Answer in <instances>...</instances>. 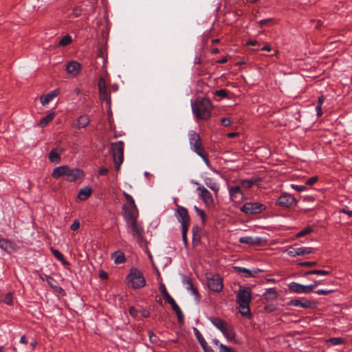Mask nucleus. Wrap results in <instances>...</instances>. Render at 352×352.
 Wrapping results in <instances>:
<instances>
[{
  "label": "nucleus",
  "mask_w": 352,
  "mask_h": 352,
  "mask_svg": "<svg viewBox=\"0 0 352 352\" xmlns=\"http://www.w3.org/2000/svg\"><path fill=\"white\" fill-rule=\"evenodd\" d=\"M221 124L225 126H229L231 125L232 124V121L230 120V118H223L221 120Z\"/></svg>",
  "instance_id": "nucleus-59"
},
{
  "label": "nucleus",
  "mask_w": 352,
  "mask_h": 352,
  "mask_svg": "<svg viewBox=\"0 0 352 352\" xmlns=\"http://www.w3.org/2000/svg\"><path fill=\"white\" fill-rule=\"evenodd\" d=\"M98 89L106 87L107 84L104 78L103 77H100L98 80Z\"/></svg>",
  "instance_id": "nucleus-57"
},
{
  "label": "nucleus",
  "mask_w": 352,
  "mask_h": 352,
  "mask_svg": "<svg viewBox=\"0 0 352 352\" xmlns=\"http://www.w3.org/2000/svg\"><path fill=\"white\" fill-rule=\"evenodd\" d=\"M289 306L300 307L305 309H309L312 307V302L305 298H301L300 299H293L287 302Z\"/></svg>",
  "instance_id": "nucleus-16"
},
{
  "label": "nucleus",
  "mask_w": 352,
  "mask_h": 352,
  "mask_svg": "<svg viewBox=\"0 0 352 352\" xmlns=\"http://www.w3.org/2000/svg\"><path fill=\"white\" fill-rule=\"evenodd\" d=\"M278 292L274 287L267 289L263 296L267 301H272L278 298Z\"/></svg>",
  "instance_id": "nucleus-24"
},
{
  "label": "nucleus",
  "mask_w": 352,
  "mask_h": 352,
  "mask_svg": "<svg viewBox=\"0 0 352 352\" xmlns=\"http://www.w3.org/2000/svg\"><path fill=\"white\" fill-rule=\"evenodd\" d=\"M310 274L327 276V275L330 274V272L326 271V270H313L308 271L305 273V275H310Z\"/></svg>",
  "instance_id": "nucleus-36"
},
{
  "label": "nucleus",
  "mask_w": 352,
  "mask_h": 352,
  "mask_svg": "<svg viewBox=\"0 0 352 352\" xmlns=\"http://www.w3.org/2000/svg\"><path fill=\"white\" fill-rule=\"evenodd\" d=\"M221 333L228 340H233L235 338V333L230 325L225 328V330H223Z\"/></svg>",
  "instance_id": "nucleus-32"
},
{
  "label": "nucleus",
  "mask_w": 352,
  "mask_h": 352,
  "mask_svg": "<svg viewBox=\"0 0 352 352\" xmlns=\"http://www.w3.org/2000/svg\"><path fill=\"white\" fill-rule=\"evenodd\" d=\"M252 295L249 289H240L236 294V302L239 304V311L245 316H250V303Z\"/></svg>",
  "instance_id": "nucleus-3"
},
{
  "label": "nucleus",
  "mask_w": 352,
  "mask_h": 352,
  "mask_svg": "<svg viewBox=\"0 0 352 352\" xmlns=\"http://www.w3.org/2000/svg\"><path fill=\"white\" fill-rule=\"evenodd\" d=\"M317 265V262L316 261H305L299 263V265L304 267H312L316 266Z\"/></svg>",
  "instance_id": "nucleus-55"
},
{
  "label": "nucleus",
  "mask_w": 352,
  "mask_h": 352,
  "mask_svg": "<svg viewBox=\"0 0 352 352\" xmlns=\"http://www.w3.org/2000/svg\"><path fill=\"white\" fill-rule=\"evenodd\" d=\"M4 302L8 305H11L13 303L12 295L11 294H8L5 298Z\"/></svg>",
  "instance_id": "nucleus-53"
},
{
  "label": "nucleus",
  "mask_w": 352,
  "mask_h": 352,
  "mask_svg": "<svg viewBox=\"0 0 352 352\" xmlns=\"http://www.w3.org/2000/svg\"><path fill=\"white\" fill-rule=\"evenodd\" d=\"M291 186L294 190L298 192H302L306 189L305 185L292 184Z\"/></svg>",
  "instance_id": "nucleus-51"
},
{
  "label": "nucleus",
  "mask_w": 352,
  "mask_h": 352,
  "mask_svg": "<svg viewBox=\"0 0 352 352\" xmlns=\"http://www.w3.org/2000/svg\"><path fill=\"white\" fill-rule=\"evenodd\" d=\"M63 150L58 148H53L48 154L49 160L55 164H58L60 161V154Z\"/></svg>",
  "instance_id": "nucleus-23"
},
{
  "label": "nucleus",
  "mask_w": 352,
  "mask_h": 352,
  "mask_svg": "<svg viewBox=\"0 0 352 352\" xmlns=\"http://www.w3.org/2000/svg\"><path fill=\"white\" fill-rule=\"evenodd\" d=\"M72 41V36L69 34L65 35L63 36L61 40L59 41V45L60 46H66L71 43Z\"/></svg>",
  "instance_id": "nucleus-37"
},
{
  "label": "nucleus",
  "mask_w": 352,
  "mask_h": 352,
  "mask_svg": "<svg viewBox=\"0 0 352 352\" xmlns=\"http://www.w3.org/2000/svg\"><path fill=\"white\" fill-rule=\"evenodd\" d=\"M126 280L129 286L133 289H140L146 285V280L142 272L136 268L131 269Z\"/></svg>",
  "instance_id": "nucleus-4"
},
{
  "label": "nucleus",
  "mask_w": 352,
  "mask_h": 352,
  "mask_svg": "<svg viewBox=\"0 0 352 352\" xmlns=\"http://www.w3.org/2000/svg\"><path fill=\"white\" fill-rule=\"evenodd\" d=\"M208 319L211 322V323L221 332L225 330V328H226L228 326L226 322H225L224 320L219 318L210 317Z\"/></svg>",
  "instance_id": "nucleus-22"
},
{
  "label": "nucleus",
  "mask_w": 352,
  "mask_h": 352,
  "mask_svg": "<svg viewBox=\"0 0 352 352\" xmlns=\"http://www.w3.org/2000/svg\"><path fill=\"white\" fill-rule=\"evenodd\" d=\"M205 184L210 189H211L212 191L215 192V194H217V192L219 190V186L217 183L214 182L212 179L210 178H206L205 180Z\"/></svg>",
  "instance_id": "nucleus-31"
},
{
  "label": "nucleus",
  "mask_w": 352,
  "mask_h": 352,
  "mask_svg": "<svg viewBox=\"0 0 352 352\" xmlns=\"http://www.w3.org/2000/svg\"><path fill=\"white\" fill-rule=\"evenodd\" d=\"M239 241L241 243L254 245L257 243V240L252 236H243L241 237Z\"/></svg>",
  "instance_id": "nucleus-35"
},
{
  "label": "nucleus",
  "mask_w": 352,
  "mask_h": 352,
  "mask_svg": "<svg viewBox=\"0 0 352 352\" xmlns=\"http://www.w3.org/2000/svg\"><path fill=\"white\" fill-rule=\"evenodd\" d=\"M197 190L199 192V197L206 207L209 208L214 207V200L212 193L208 190L203 186H199Z\"/></svg>",
  "instance_id": "nucleus-12"
},
{
  "label": "nucleus",
  "mask_w": 352,
  "mask_h": 352,
  "mask_svg": "<svg viewBox=\"0 0 352 352\" xmlns=\"http://www.w3.org/2000/svg\"><path fill=\"white\" fill-rule=\"evenodd\" d=\"M219 352H233L232 349L224 345L223 344H219Z\"/></svg>",
  "instance_id": "nucleus-50"
},
{
  "label": "nucleus",
  "mask_w": 352,
  "mask_h": 352,
  "mask_svg": "<svg viewBox=\"0 0 352 352\" xmlns=\"http://www.w3.org/2000/svg\"><path fill=\"white\" fill-rule=\"evenodd\" d=\"M188 135L190 149L198 155H202L201 153L205 150L203 147L200 135L192 130L188 131Z\"/></svg>",
  "instance_id": "nucleus-6"
},
{
  "label": "nucleus",
  "mask_w": 352,
  "mask_h": 352,
  "mask_svg": "<svg viewBox=\"0 0 352 352\" xmlns=\"http://www.w3.org/2000/svg\"><path fill=\"white\" fill-rule=\"evenodd\" d=\"M333 345H338L344 343V339L341 338H331L328 340Z\"/></svg>",
  "instance_id": "nucleus-41"
},
{
  "label": "nucleus",
  "mask_w": 352,
  "mask_h": 352,
  "mask_svg": "<svg viewBox=\"0 0 352 352\" xmlns=\"http://www.w3.org/2000/svg\"><path fill=\"white\" fill-rule=\"evenodd\" d=\"M148 334L149 337V340L151 343H157L159 338L156 335H155L152 331H148Z\"/></svg>",
  "instance_id": "nucleus-46"
},
{
  "label": "nucleus",
  "mask_w": 352,
  "mask_h": 352,
  "mask_svg": "<svg viewBox=\"0 0 352 352\" xmlns=\"http://www.w3.org/2000/svg\"><path fill=\"white\" fill-rule=\"evenodd\" d=\"M90 122V119L88 116L82 115L78 118L75 125L78 129L86 127Z\"/></svg>",
  "instance_id": "nucleus-25"
},
{
  "label": "nucleus",
  "mask_w": 352,
  "mask_h": 352,
  "mask_svg": "<svg viewBox=\"0 0 352 352\" xmlns=\"http://www.w3.org/2000/svg\"><path fill=\"white\" fill-rule=\"evenodd\" d=\"M160 291L161 292V294H162V296H164V299L166 298H167L168 296H170L168 292H167L166 289V287L164 285H161L160 286Z\"/></svg>",
  "instance_id": "nucleus-49"
},
{
  "label": "nucleus",
  "mask_w": 352,
  "mask_h": 352,
  "mask_svg": "<svg viewBox=\"0 0 352 352\" xmlns=\"http://www.w3.org/2000/svg\"><path fill=\"white\" fill-rule=\"evenodd\" d=\"M79 227H80V222L76 219L71 225L70 228H71V230L75 231V230H77L79 228Z\"/></svg>",
  "instance_id": "nucleus-60"
},
{
  "label": "nucleus",
  "mask_w": 352,
  "mask_h": 352,
  "mask_svg": "<svg viewBox=\"0 0 352 352\" xmlns=\"http://www.w3.org/2000/svg\"><path fill=\"white\" fill-rule=\"evenodd\" d=\"M194 210H195V212L197 213V214L201 217L202 223H204L206 222L205 212L203 210L198 208L197 206H194Z\"/></svg>",
  "instance_id": "nucleus-38"
},
{
  "label": "nucleus",
  "mask_w": 352,
  "mask_h": 352,
  "mask_svg": "<svg viewBox=\"0 0 352 352\" xmlns=\"http://www.w3.org/2000/svg\"><path fill=\"white\" fill-rule=\"evenodd\" d=\"M208 287L214 292H220L223 287V279L219 274H208Z\"/></svg>",
  "instance_id": "nucleus-9"
},
{
  "label": "nucleus",
  "mask_w": 352,
  "mask_h": 352,
  "mask_svg": "<svg viewBox=\"0 0 352 352\" xmlns=\"http://www.w3.org/2000/svg\"><path fill=\"white\" fill-rule=\"evenodd\" d=\"M324 100H325V98L324 96L322 95V96H319L318 98L317 105L322 107L324 102Z\"/></svg>",
  "instance_id": "nucleus-63"
},
{
  "label": "nucleus",
  "mask_w": 352,
  "mask_h": 352,
  "mask_svg": "<svg viewBox=\"0 0 352 352\" xmlns=\"http://www.w3.org/2000/svg\"><path fill=\"white\" fill-rule=\"evenodd\" d=\"M123 195H124V197L126 198V201L129 203V204L127 206L135 205V201H134V199H133V197L131 195H130L129 194L126 193V192H124Z\"/></svg>",
  "instance_id": "nucleus-44"
},
{
  "label": "nucleus",
  "mask_w": 352,
  "mask_h": 352,
  "mask_svg": "<svg viewBox=\"0 0 352 352\" xmlns=\"http://www.w3.org/2000/svg\"><path fill=\"white\" fill-rule=\"evenodd\" d=\"M55 116L54 113H50L46 116L40 120L38 125L40 127L43 128L47 125V124L52 121Z\"/></svg>",
  "instance_id": "nucleus-30"
},
{
  "label": "nucleus",
  "mask_w": 352,
  "mask_h": 352,
  "mask_svg": "<svg viewBox=\"0 0 352 352\" xmlns=\"http://www.w3.org/2000/svg\"><path fill=\"white\" fill-rule=\"evenodd\" d=\"M266 209V206L258 202H247L241 208V211L247 214H256Z\"/></svg>",
  "instance_id": "nucleus-8"
},
{
  "label": "nucleus",
  "mask_w": 352,
  "mask_h": 352,
  "mask_svg": "<svg viewBox=\"0 0 352 352\" xmlns=\"http://www.w3.org/2000/svg\"><path fill=\"white\" fill-rule=\"evenodd\" d=\"M84 175L83 171L79 168H71L67 165H63L56 167L52 173V177L54 179H58L64 177L65 179L68 182H74L82 177Z\"/></svg>",
  "instance_id": "nucleus-1"
},
{
  "label": "nucleus",
  "mask_w": 352,
  "mask_h": 352,
  "mask_svg": "<svg viewBox=\"0 0 352 352\" xmlns=\"http://www.w3.org/2000/svg\"><path fill=\"white\" fill-rule=\"evenodd\" d=\"M51 252L53 254V255L56 258V259L60 261L63 265L68 264V263L65 259L64 256L60 251L54 248H51Z\"/></svg>",
  "instance_id": "nucleus-34"
},
{
  "label": "nucleus",
  "mask_w": 352,
  "mask_h": 352,
  "mask_svg": "<svg viewBox=\"0 0 352 352\" xmlns=\"http://www.w3.org/2000/svg\"><path fill=\"white\" fill-rule=\"evenodd\" d=\"M228 192L232 201H239L245 199L244 194L240 186L229 187Z\"/></svg>",
  "instance_id": "nucleus-15"
},
{
  "label": "nucleus",
  "mask_w": 352,
  "mask_h": 352,
  "mask_svg": "<svg viewBox=\"0 0 352 352\" xmlns=\"http://www.w3.org/2000/svg\"><path fill=\"white\" fill-rule=\"evenodd\" d=\"M128 232L136 239L138 243H141L143 240V234L144 232V227L142 223L137 221L129 222L126 223Z\"/></svg>",
  "instance_id": "nucleus-7"
},
{
  "label": "nucleus",
  "mask_w": 352,
  "mask_h": 352,
  "mask_svg": "<svg viewBox=\"0 0 352 352\" xmlns=\"http://www.w3.org/2000/svg\"><path fill=\"white\" fill-rule=\"evenodd\" d=\"M111 258L116 264H122L125 262V256L122 252H114L111 254Z\"/></svg>",
  "instance_id": "nucleus-29"
},
{
  "label": "nucleus",
  "mask_w": 352,
  "mask_h": 352,
  "mask_svg": "<svg viewBox=\"0 0 352 352\" xmlns=\"http://www.w3.org/2000/svg\"><path fill=\"white\" fill-rule=\"evenodd\" d=\"M287 254L292 257L298 256V248H292L287 251Z\"/></svg>",
  "instance_id": "nucleus-54"
},
{
  "label": "nucleus",
  "mask_w": 352,
  "mask_h": 352,
  "mask_svg": "<svg viewBox=\"0 0 352 352\" xmlns=\"http://www.w3.org/2000/svg\"><path fill=\"white\" fill-rule=\"evenodd\" d=\"M175 312L177 314L178 322L180 324H182L184 322V314H183L181 309L179 308V309H177L176 311H175Z\"/></svg>",
  "instance_id": "nucleus-45"
},
{
  "label": "nucleus",
  "mask_w": 352,
  "mask_h": 352,
  "mask_svg": "<svg viewBox=\"0 0 352 352\" xmlns=\"http://www.w3.org/2000/svg\"><path fill=\"white\" fill-rule=\"evenodd\" d=\"M188 228H186V226H184V228H182V240H183L185 245H187V236H186V234H187V232L188 230Z\"/></svg>",
  "instance_id": "nucleus-47"
},
{
  "label": "nucleus",
  "mask_w": 352,
  "mask_h": 352,
  "mask_svg": "<svg viewBox=\"0 0 352 352\" xmlns=\"http://www.w3.org/2000/svg\"><path fill=\"white\" fill-rule=\"evenodd\" d=\"M289 290L296 294H309L314 289V285H303L296 282L288 285Z\"/></svg>",
  "instance_id": "nucleus-14"
},
{
  "label": "nucleus",
  "mask_w": 352,
  "mask_h": 352,
  "mask_svg": "<svg viewBox=\"0 0 352 352\" xmlns=\"http://www.w3.org/2000/svg\"><path fill=\"white\" fill-rule=\"evenodd\" d=\"M314 248L311 247L298 248V256H303L314 253Z\"/></svg>",
  "instance_id": "nucleus-33"
},
{
  "label": "nucleus",
  "mask_w": 352,
  "mask_h": 352,
  "mask_svg": "<svg viewBox=\"0 0 352 352\" xmlns=\"http://www.w3.org/2000/svg\"><path fill=\"white\" fill-rule=\"evenodd\" d=\"M122 209L126 223L138 220L139 213L136 205L127 206V204H124Z\"/></svg>",
  "instance_id": "nucleus-11"
},
{
  "label": "nucleus",
  "mask_w": 352,
  "mask_h": 352,
  "mask_svg": "<svg viewBox=\"0 0 352 352\" xmlns=\"http://www.w3.org/2000/svg\"><path fill=\"white\" fill-rule=\"evenodd\" d=\"M98 89H99V95H100V100L106 101L107 104L110 105L111 96H110L109 93L107 91V87L100 88Z\"/></svg>",
  "instance_id": "nucleus-28"
},
{
  "label": "nucleus",
  "mask_w": 352,
  "mask_h": 352,
  "mask_svg": "<svg viewBox=\"0 0 352 352\" xmlns=\"http://www.w3.org/2000/svg\"><path fill=\"white\" fill-rule=\"evenodd\" d=\"M191 106L192 113L197 118L206 120L210 118L212 106L209 99H197L192 102Z\"/></svg>",
  "instance_id": "nucleus-2"
},
{
  "label": "nucleus",
  "mask_w": 352,
  "mask_h": 352,
  "mask_svg": "<svg viewBox=\"0 0 352 352\" xmlns=\"http://www.w3.org/2000/svg\"><path fill=\"white\" fill-rule=\"evenodd\" d=\"M297 204L296 199L289 193H283L277 199L276 204L283 208H291Z\"/></svg>",
  "instance_id": "nucleus-13"
},
{
  "label": "nucleus",
  "mask_w": 352,
  "mask_h": 352,
  "mask_svg": "<svg viewBox=\"0 0 352 352\" xmlns=\"http://www.w3.org/2000/svg\"><path fill=\"white\" fill-rule=\"evenodd\" d=\"M82 8L80 6H76L73 9V14L78 17L81 14Z\"/></svg>",
  "instance_id": "nucleus-58"
},
{
  "label": "nucleus",
  "mask_w": 352,
  "mask_h": 352,
  "mask_svg": "<svg viewBox=\"0 0 352 352\" xmlns=\"http://www.w3.org/2000/svg\"><path fill=\"white\" fill-rule=\"evenodd\" d=\"M318 180V177L317 176H314L309 178L306 182L305 184L308 186H311L314 184Z\"/></svg>",
  "instance_id": "nucleus-52"
},
{
  "label": "nucleus",
  "mask_w": 352,
  "mask_h": 352,
  "mask_svg": "<svg viewBox=\"0 0 352 352\" xmlns=\"http://www.w3.org/2000/svg\"><path fill=\"white\" fill-rule=\"evenodd\" d=\"M311 231H312L311 228L307 227V228L302 229V230H300L299 232H298L296 234V237L299 238V237L304 236L305 235L310 233Z\"/></svg>",
  "instance_id": "nucleus-42"
},
{
  "label": "nucleus",
  "mask_w": 352,
  "mask_h": 352,
  "mask_svg": "<svg viewBox=\"0 0 352 352\" xmlns=\"http://www.w3.org/2000/svg\"><path fill=\"white\" fill-rule=\"evenodd\" d=\"M258 179L251 178L250 179H241L239 181L241 188L245 189H250L253 185L256 184L258 182Z\"/></svg>",
  "instance_id": "nucleus-26"
},
{
  "label": "nucleus",
  "mask_w": 352,
  "mask_h": 352,
  "mask_svg": "<svg viewBox=\"0 0 352 352\" xmlns=\"http://www.w3.org/2000/svg\"><path fill=\"white\" fill-rule=\"evenodd\" d=\"M109 172V170L104 167H101L99 170L100 175H106Z\"/></svg>",
  "instance_id": "nucleus-64"
},
{
  "label": "nucleus",
  "mask_w": 352,
  "mask_h": 352,
  "mask_svg": "<svg viewBox=\"0 0 352 352\" xmlns=\"http://www.w3.org/2000/svg\"><path fill=\"white\" fill-rule=\"evenodd\" d=\"M16 245L15 243L6 239H0V248L8 253H11L16 250Z\"/></svg>",
  "instance_id": "nucleus-17"
},
{
  "label": "nucleus",
  "mask_w": 352,
  "mask_h": 352,
  "mask_svg": "<svg viewBox=\"0 0 352 352\" xmlns=\"http://www.w3.org/2000/svg\"><path fill=\"white\" fill-rule=\"evenodd\" d=\"M202 155H199V157H201L202 158V160H204V163L206 164V165L210 168H211V164H210V162H209L208 157H207V154L206 153V151H203V153H201Z\"/></svg>",
  "instance_id": "nucleus-48"
},
{
  "label": "nucleus",
  "mask_w": 352,
  "mask_h": 352,
  "mask_svg": "<svg viewBox=\"0 0 352 352\" xmlns=\"http://www.w3.org/2000/svg\"><path fill=\"white\" fill-rule=\"evenodd\" d=\"M215 95L221 98H226L227 96V91L226 89H219L216 91Z\"/></svg>",
  "instance_id": "nucleus-56"
},
{
  "label": "nucleus",
  "mask_w": 352,
  "mask_h": 352,
  "mask_svg": "<svg viewBox=\"0 0 352 352\" xmlns=\"http://www.w3.org/2000/svg\"><path fill=\"white\" fill-rule=\"evenodd\" d=\"M59 94L58 89H54L45 95H43L40 98L41 103L43 105L47 104L50 101H52L54 98H56Z\"/></svg>",
  "instance_id": "nucleus-21"
},
{
  "label": "nucleus",
  "mask_w": 352,
  "mask_h": 352,
  "mask_svg": "<svg viewBox=\"0 0 352 352\" xmlns=\"http://www.w3.org/2000/svg\"><path fill=\"white\" fill-rule=\"evenodd\" d=\"M92 190L90 187L86 186L80 190L78 197L80 200H86L91 194Z\"/></svg>",
  "instance_id": "nucleus-27"
},
{
  "label": "nucleus",
  "mask_w": 352,
  "mask_h": 352,
  "mask_svg": "<svg viewBox=\"0 0 352 352\" xmlns=\"http://www.w3.org/2000/svg\"><path fill=\"white\" fill-rule=\"evenodd\" d=\"M340 212L346 214L349 217H352V210H350L347 207L343 208L340 210Z\"/></svg>",
  "instance_id": "nucleus-62"
},
{
  "label": "nucleus",
  "mask_w": 352,
  "mask_h": 352,
  "mask_svg": "<svg viewBox=\"0 0 352 352\" xmlns=\"http://www.w3.org/2000/svg\"><path fill=\"white\" fill-rule=\"evenodd\" d=\"M183 284L186 289L189 291L192 296H195L197 300H199V295L197 289L195 287L191 279L185 277L183 280Z\"/></svg>",
  "instance_id": "nucleus-18"
},
{
  "label": "nucleus",
  "mask_w": 352,
  "mask_h": 352,
  "mask_svg": "<svg viewBox=\"0 0 352 352\" xmlns=\"http://www.w3.org/2000/svg\"><path fill=\"white\" fill-rule=\"evenodd\" d=\"M274 19L272 18L262 19L258 21V24L260 27L265 25H269L274 23Z\"/></svg>",
  "instance_id": "nucleus-43"
},
{
  "label": "nucleus",
  "mask_w": 352,
  "mask_h": 352,
  "mask_svg": "<svg viewBox=\"0 0 352 352\" xmlns=\"http://www.w3.org/2000/svg\"><path fill=\"white\" fill-rule=\"evenodd\" d=\"M80 64L75 60L70 61L66 66V70L67 73L72 75L73 76H76L80 71Z\"/></svg>",
  "instance_id": "nucleus-19"
},
{
  "label": "nucleus",
  "mask_w": 352,
  "mask_h": 352,
  "mask_svg": "<svg viewBox=\"0 0 352 352\" xmlns=\"http://www.w3.org/2000/svg\"><path fill=\"white\" fill-rule=\"evenodd\" d=\"M111 151L113 155V163L116 170L118 171L123 162L124 158V142L118 141L111 144Z\"/></svg>",
  "instance_id": "nucleus-5"
},
{
  "label": "nucleus",
  "mask_w": 352,
  "mask_h": 352,
  "mask_svg": "<svg viewBox=\"0 0 352 352\" xmlns=\"http://www.w3.org/2000/svg\"><path fill=\"white\" fill-rule=\"evenodd\" d=\"M193 332L199 343L203 344L204 341H205V339L204 338L199 331L196 327H193Z\"/></svg>",
  "instance_id": "nucleus-40"
},
{
  "label": "nucleus",
  "mask_w": 352,
  "mask_h": 352,
  "mask_svg": "<svg viewBox=\"0 0 352 352\" xmlns=\"http://www.w3.org/2000/svg\"><path fill=\"white\" fill-rule=\"evenodd\" d=\"M332 292V290L318 289L316 293L318 295H327Z\"/></svg>",
  "instance_id": "nucleus-61"
},
{
  "label": "nucleus",
  "mask_w": 352,
  "mask_h": 352,
  "mask_svg": "<svg viewBox=\"0 0 352 352\" xmlns=\"http://www.w3.org/2000/svg\"><path fill=\"white\" fill-rule=\"evenodd\" d=\"M165 300L171 305L174 311L180 308L171 296H168Z\"/></svg>",
  "instance_id": "nucleus-39"
},
{
  "label": "nucleus",
  "mask_w": 352,
  "mask_h": 352,
  "mask_svg": "<svg viewBox=\"0 0 352 352\" xmlns=\"http://www.w3.org/2000/svg\"><path fill=\"white\" fill-rule=\"evenodd\" d=\"M233 269L235 272L237 273H244L245 274V278H250V277H255L256 275L261 272V270H250L245 267H239V266H234L233 267Z\"/></svg>",
  "instance_id": "nucleus-20"
},
{
  "label": "nucleus",
  "mask_w": 352,
  "mask_h": 352,
  "mask_svg": "<svg viewBox=\"0 0 352 352\" xmlns=\"http://www.w3.org/2000/svg\"><path fill=\"white\" fill-rule=\"evenodd\" d=\"M175 217L181 223L182 228H184V226H186V228H189L190 217L188 210L186 208L176 204Z\"/></svg>",
  "instance_id": "nucleus-10"
}]
</instances>
